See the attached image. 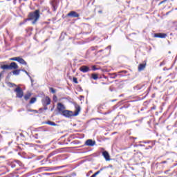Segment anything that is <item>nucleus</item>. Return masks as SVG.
I'll use <instances>...</instances> for the list:
<instances>
[{
  "label": "nucleus",
  "instance_id": "nucleus-1",
  "mask_svg": "<svg viewBox=\"0 0 177 177\" xmlns=\"http://www.w3.org/2000/svg\"><path fill=\"white\" fill-rule=\"evenodd\" d=\"M39 17V10H36L35 12H30L28 15V18L27 20H33L32 24H35L37 21H38Z\"/></svg>",
  "mask_w": 177,
  "mask_h": 177
},
{
  "label": "nucleus",
  "instance_id": "nucleus-2",
  "mask_svg": "<svg viewBox=\"0 0 177 177\" xmlns=\"http://www.w3.org/2000/svg\"><path fill=\"white\" fill-rule=\"evenodd\" d=\"M146 84H137L133 87L134 91H137L138 92H143L146 89Z\"/></svg>",
  "mask_w": 177,
  "mask_h": 177
},
{
  "label": "nucleus",
  "instance_id": "nucleus-3",
  "mask_svg": "<svg viewBox=\"0 0 177 177\" xmlns=\"http://www.w3.org/2000/svg\"><path fill=\"white\" fill-rule=\"evenodd\" d=\"M14 92H16L17 93V97H19V99H21L23 97L24 93L23 92V89L20 87H17L15 90Z\"/></svg>",
  "mask_w": 177,
  "mask_h": 177
},
{
  "label": "nucleus",
  "instance_id": "nucleus-4",
  "mask_svg": "<svg viewBox=\"0 0 177 177\" xmlns=\"http://www.w3.org/2000/svg\"><path fill=\"white\" fill-rule=\"evenodd\" d=\"M62 115H64V117H66L67 118H70V117H74V113L71 111L64 110L62 112Z\"/></svg>",
  "mask_w": 177,
  "mask_h": 177
},
{
  "label": "nucleus",
  "instance_id": "nucleus-5",
  "mask_svg": "<svg viewBox=\"0 0 177 177\" xmlns=\"http://www.w3.org/2000/svg\"><path fill=\"white\" fill-rule=\"evenodd\" d=\"M66 16L67 17L77 18L80 15L75 11H71L66 15Z\"/></svg>",
  "mask_w": 177,
  "mask_h": 177
},
{
  "label": "nucleus",
  "instance_id": "nucleus-6",
  "mask_svg": "<svg viewBox=\"0 0 177 177\" xmlns=\"http://www.w3.org/2000/svg\"><path fill=\"white\" fill-rule=\"evenodd\" d=\"M43 106H49L50 104V98L48 96H46L41 100Z\"/></svg>",
  "mask_w": 177,
  "mask_h": 177
},
{
  "label": "nucleus",
  "instance_id": "nucleus-7",
  "mask_svg": "<svg viewBox=\"0 0 177 177\" xmlns=\"http://www.w3.org/2000/svg\"><path fill=\"white\" fill-rule=\"evenodd\" d=\"M85 145L86 146L93 147L95 146V145H96V142L93 141V140L88 139L86 141Z\"/></svg>",
  "mask_w": 177,
  "mask_h": 177
},
{
  "label": "nucleus",
  "instance_id": "nucleus-8",
  "mask_svg": "<svg viewBox=\"0 0 177 177\" xmlns=\"http://www.w3.org/2000/svg\"><path fill=\"white\" fill-rule=\"evenodd\" d=\"M80 111H81V106L80 105H75V111L73 113V117H77L80 114Z\"/></svg>",
  "mask_w": 177,
  "mask_h": 177
},
{
  "label": "nucleus",
  "instance_id": "nucleus-9",
  "mask_svg": "<svg viewBox=\"0 0 177 177\" xmlns=\"http://www.w3.org/2000/svg\"><path fill=\"white\" fill-rule=\"evenodd\" d=\"M102 156L105 158L106 161H110V154L107 151H104L102 152Z\"/></svg>",
  "mask_w": 177,
  "mask_h": 177
},
{
  "label": "nucleus",
  "instance_id": "nucleus-10",
  "mask_svg": "<svg viewBox=\"0 0 177 177\" xmlns=\"http://www.w3.org/2000/svg\"><path fill=\"white\" fill-rule=\"evenodd\" d=\"M19 68V66L16 62H11L10 64V70H17Z\"/></svg>",
  "mask_w": 177,
  "mask_h": 177
},
{
  "label": "nucleus",
  "instance_id": "nucleus-11",
  "mask_svg": "<svg viewBox=\"0 0 177 177\" xmlns=\"http://www.w3.org/2000/svg\"><path fill=\"white\" fill-rule=\"evenodd\" d=\"M64 109H66V108L64 107V105H63V104H62L60 102L57 104V110H58L59 113H62V112L64 111Z\"/></svg>",
  "mask_w": 177,
  "mask_h": 177
},
{
  "label": "nucleus",
  "instance_id": "nucleus-12",
  "mask_svg": "<svg viewBox=\"0 0 177 177\" xmlns=\"http://www.w3.org/2000/svg\"><path fill=\"white\" fill-rule=\"evenodd\" d=\"M154 38H165L167 34L165 33H155L153 34Z\"/></svg>",
  "mask_w": 177,
  "mask_h": 177
},
{
  "label": "nucleus",
  "instance_id": "nucleus-13",
  "mask_svg": "<svg viewBox=\"0 0 177 177\" xmlns=\"http://www.w3.org/2000/svg\"><path fill=\"white\" fill-rule=\"evenodd\" d=\"M80 70L82 71V73H88V71H89V67L86 66H82L80 68Z\"/></svg>",
  "mask_w": 177,
  "mask_h": 177
},
{
  "label": "nucleus",
  "instance_id": "nucleus-14",
  "mask_svg": "<svg viewBox=\"0 0 177 177\" xmlns=\"http://www.w3.org/2000/svg\"><path fill=\"white\" fill-rule=\"evenodd\" d=\"M146 68V62H144L143 64H140L138 66V71H143Z\"/></svg>",
  "mask_w": 177,
  "mask_h": 177
},
{
  "label": "nucleus",
  "instance_id": "nucleus-15",
  "mask_svg": "<svg viewBox=\"0 0 177 177\" xmlns=\"http://www.w3.org/2000/svg\"><path fill=\"white\" fill-rule=\"evenodd\" d=\"M17 62H18V63H20V64L27 66V62H26V60H24V59L21 58V57H18V59Z\"/></svg>",
  "mask_w": 177,
  "mask_h": 177
},
{
  "label": "nucleus",
  "instance_id": "nucleus-16",
  "mask_svg": "<svg viewBox=\"0 0 177 177\" xmlns=\"http://www.w3.org/2000/svg\"><path fill=\"white\" fill-rule=\"evenodd\" d=\"M104 169H107V167H104L100 169L97 171H96L93 175L96 176L97 175H99L102 171H104Z\"/></svg>",
  "mask_w": 177,
  "mask_h": 177
},
{
  "label": "nucleus",
  "instance_id": "nucleus-17",
  "mask_svg": "<svg viewBox=\"0 0 177 177\" xmlns=\"http://www.w3.org/2000/svg\"><path fill=\"white\" fill-rule=\"evenodd\" d=\"M0 68H1V70H10V65H1Z\"/></svg>",
  "mask_w": 177,
  "mask_h": 177
},
{
  "label": "nucleus",
  "instance_id": "nucleus-18",
  "mask_svg": "<svg viewBox=\"0 0 177 177\" xmlns=\"http://www.w3.org/2000/svg\"><path fill=\"white\" fill-rule=\"evenodd\" d=\"M46 124H47L48 125H51V127H57V124H55V122H52L50 120L46 122Z\"/></svg>",
  "mask_w": 177,
  "mask_h": 177
},
{
  "label": "nucleus",
  "instance_id": "nucleus-19",
  "mask_svg": "<svg viewBox=\"0 0 177 177\" xmlns=\"http://www.w3.org/2000/svg\"><path fill=\"white\" fill-rule=\"evenodd\" d=\"M20 71H21V69H17L12 71V74L14 75H19L20 74Z\"/></svg>",
  "mask_w": 177,
  "mask_h": 177
},
{
  "label": "nucleus",
  "instance_id": "nucleus-20",
  "mask_svg": "<svg viewBox=\"0 0 177 177\" xmlns=\"http://www.w3.org/2000/svg\"><path fill=\"white\" fill-rule=\"evenodd\" d=\"M31 97V93L28 92L25 95H24V99L25 100H28Z\"/></svg>",
  "mask_w": 177,
  "mask_h": 177
},
{
  "label": "nucleus",
  "instance_id": "nucleus-21",
  "mask_svg": "<svg viewBox=\"0 0 177 177\" xmlns=\"http://www.w3.org/2000/svg\"><path fill=\"white\" fill-rule=\"evenodd\" d=\"M91 78H93V80H99V76L96 73H93L91 75Z\"/></svg>",
  "mask_w": 177,
  "mask_h": 177
},
{
  "label": "nucleus",
  "instance_id": "nucleus-22",
  "mask_svg": "<svg viewBox=\"0 0 177 177\" xmlns=\"http://www.w3.org/2000/svg\"><path fill=\"white\" fill-rule=\"evenodd\" d=\"M37 102V97H32L30 100V104H34Z\"/></svg>",
  "mask_w": 177,
  "mask_h": 177
},
{
  "label": "nucleus",
  "instance_id": "nucleus-23",
  "mask_svg": "<svg viewBox=\"0 0 177 177\" xmlns=\"http://www.w3.org/2000/svg\"><path fill=\"white\" fill-rule=\"evenodd\" d=\"M54 12H56V10L57 9V8H56V6H55V4L53 3V2L51 3Z\"/></svg>",
  "mask_w": 177,
  "mask_h": 177
},
{
  "label": "nucleus",
  "instance_id": "nucleus-24",
  "mask_svg": "<svg viewBox=\"0 0 177 177\" xmlns=\"http://www.w3.org/2000/svg\"><path fill=\"white\" fill-rule=\"evenodd\" d=\"M18 59H19V57H15L10 58V60H12L13 62H17Z\"/></svg>",
  "mask_w": 177,
  "mask_h": 177
},
{
  "label": "nucleus",
  "instance_id": "nucleus-25",
  "mask_svg": "<svg viewBox=\"0 0 177 177\" xmlns=\"http://www.w3.org/2000/svg\"><path fill=\"white\" fill-rule=\"evenodd\" d=\"M21 71H23L24 73L28 75V77H29V78H31V76H30V74H28V72H27V71L22 69V70H21Z\"/></svg>",
  "mask_w": 177,
  "mask_h": 177
},
{
  "label": "nucleus",
  "instance_id": "nucleus-26",
  "mask_svg": "<svg viewBox=\"0 0 177 177\" xmlns=\"http://www.w3.org/2000/svg\"><path fill=\"white\" fill-rule=\"evenodd\" d=\"M49 89H50L51 93H56V90L55 88L50 87Z\"/></svg>",
  "mask_w": 177,
  "mask_h": 177
},
{
  "label": "nucleus",
  "instance_id": "nucleus-27",
  "mask_svg": "<svg viewBox=\"0 0 177 177\" xmlns=\"http://www.w3.org/2000/svg\"><path fill=\"white\" fill-rule=\"evenodd\" d=\"M73 81L75 84H78V79L77 77H73Z\"/></svg>",
  "mask_w": 177,
  "mask_h": 177
},
{
  "label": "nucleus",
  "instance_id": "nucleus-28",
  "mask_svg": "<svg viewBox=\"0 0 177 177\" xmlns=\"http://www.w3.org/2000/svg\"><path fill=\"white\" fill-rule=\"evenodd\" d=\"M33 138H35V139H39V136H38V133H35L33 136Z\"/></svg>",
  "mask_w": 177,
  "mask_h": 177
},
{
  "label": "nucleus",
  "instance_id": "nucleus-29",
  "mask_svg": "<svg viewBox=\"0 0 177 177\" xmlns=\"http://www.w3.org/2000/svg\"><path fill=\"white\" fill-rule=\"evenodd\" d=\"M12 168H16V163L12 162L10 164Z\"/></svg>",
  "mask_w": 177,
  "mask_h": 177
},
{
  "label": "nucleus",
  "instance_id": "nucleus-30",
  "mask_svg": "<svg viewBox=\"0 0 177 177\" xmlns=\"http://www.w3.org/2000/svg\"><path fill=\"white\" fill-rule=\"evenodd\" d=\"M118 73H119V74H121V73H123L124 74H127V73H128V71H119Z\"/></svg>",
  "mask_w": 177,
  "mask_h": 177
},
{
  "label": "nucleus",
  "instance_id": "nucleus-31",
  "mask_svg": "<svg viewBox=\"0 0 177 177\" xmlns=\"http://www.w3.org/2000/svg\"><path fill=\"white\" fill-rule=\"evenodd\" d=\"M167 2V0H163L159 3V5H162V3H165Z\"/></svg>",
  "mask_w": 177,
  "mask_h": 177
},
{
  "label": "nucleus",
  "instance_id": "nucleus-32",
  "mask_svg": "<svg viewBox=\"0 0 177 177\" xmlns=\"http://www.w3.org/2000/svg\"><path fill=\"white\" fill-rule=\"evenodd\" d=\"M59 168H64V166L54 167V169H59Z\"/></svg>",
  "mask_w": 177,
  "mask_h": 177
},
{
  "label": "nucleus",
  "instance_id": "nucleus-33",
  "mask_svg": "<svg viewBox=\"0 0 177 177\" xmlns=\"http://www.w3.org/2000/svg\"><path fill=\"white\" fill-rule=\"evenodd\" d=\"M92 69L93 71H96V70H97V68H96L95 66H93Z\"/></svg>",
  "mask_w": 177,
  "mask_h": 177
},
{
  "label": "nucleus",
  "instance_id": "nucleus-34",
  "mask_svg": "<svg viewBox=\"0 0 177 177\" xmlns=\"http://www.w3.org/2000/svg\"><path fill=\"white\" fill-rule=\"evenodd\" d=\"M10 85H11V86H16V84H13V83H9Z\"/></svg>",
  "mask_w": 177,
  "mask_h": 177
},
{
  "label": "nucleus",
  "instance_id": "nucleus-35",
  "mask_svg": "<svg viewBox=\"0 0 177 177\" xmlns=\"http://www.w3.org/2000/svg\"><path fill=\"white\" fill-rule=\"evenodd\" d=\"M110 113H111V111L105 112V113H104V115H107V114H110Z\"/></svg>",
  "mask_w": 177,
  "mask_h": 177
},
{
  "label": "nucleus",
  "instance_id": "nucleus-36",
  "mask_svg": "<svg viewBox=\"0 0 177 177\" xmlns=\"http://www.w3.org/2000/svg\"><path fill=\"white\" fill-rule=\"evenodd\" d=\"M44 110H48V106H44Z\"/></svg>",
  "mask_w": 177,
  "mask_h": 177
},
{
  "label": "nucleus",
  "instance_id": "nucleus-37",
  "mask_svg": "<svg viewBox=\"0 0 177 177\" xmlns=\"http://www.w3.org/2000/svg\"><path fill=\"white\" fill-rule=\"evenodd\" d=\"M161 164H167V160L161 162Z\"/></svg>",
  "mask_w": 177,
  "mask_h": 177
},
{
  "label": "nucleus",
  "instance_id": "nucleus-38",
  "mask_svg": "<svg viewBox=\"0 0 177 177\" xmlns=\"http://www.w3.org/2000/svg\"><path fill=\"white\" fill-rule=\"evenodd\" d=\"M106 49H111V46H109L108 47L106 48Z\"/></svg>",
  "mask_w": 177,
  "mask_h": 177
},
{
  "label": "nucleus",
  "instance_id": "nucleus-39",
  "mask_svg": "<svg viewBox=\"0 0 177 177\" xmlns=\"http://www.w3.org/2000/svg\"><path fill=\"white\" fill-rule=\"evenodd\" d=\"M164 64H165V63L161 62L160 64V66H164Z\"/></svg>",
  "mask_w": 177,
  "mask_h": 177
},
{
  "label": "nucleus",
  "instance_id": "nucleus-40",
  "mask_svg": "<svg viewBox=\"0 0 177 177\" xmlns=\"http://www.w3.org/2000/svg\"><path fill=\"white\" fill-rule=\"evenodd\" d=\"M98 13L102 14V13H103V11H102V10H100L98 11Z\"/></svg>",
  "mask_w": 177,
  "mask_h": 177
},
{
  "label": "nucleus",
  "instance_id": "nucleus-41",
  "mask_svg": "<svg viewBox=\"0 0 177 177\" xmlns=\"http://www.w3.org/2000/svg\"><path fill=\"white\" fill-rule=\"evenodd\" d=\"M149 91H150V87H149L147 91V93H149Z\"/></svg>",
  "mask_w": 177,
  "mask_h": 177
},
{
  "label": "nucleus",
  "instance_id": "nucleus-42",
  "mask_svg": "<svg viewBox=\"0 0 177 177\" xmlns=\"http://www.w3.org/2000/svg\"><path fill=\"white\" fill-rule=\"evenodd\" d=\"M55 99H57V97H56V95L53 96V100H55Z\"/></svg>",
  "mask_w": 177,
  "mask_h": 177
},
{
  "label": "nucleus",
  "instance_id": "nucleus-43",
  "mask_svg": "<svg viewBox=\"0 0 177 177\" xmlns=\"http://www.w3.org/2000/svg\"><path fill=\"white\" fill-rule=\"evenodd\" d=\"M55 109V106H53L51 109L50 111H53V109Z\"/></svg>",
  "mask_w": 177,
  "mask_h": 177
},
{
  "label": "nucleus",
  "instance_id": "nucleus-44",
  "mask_svg": "<svg viewBox=\"0 0 177 177\" xmlns=\"http://www.w3.org/2000/svg\"><path fill=\"white\" fill-rule=\"evenodd\" d=\"M30 78L31 82H33L32 78H31V77Z\"/></svg>",
  "mask_w": 177,
  "mask_h": 177
},
{
  "label": "nucleus",
  "instance_id": "nucleus-45",
  "mask_svg": "<svg viewBox=\"0 0 177 177\" xmlns=\"http://www.w3.org/2000/svg\"><path fill=\"white\" fill-rule=\"evenodd\" d=\"M1 77H2V73H0V80H1Z\"/></svg>",
  "mask_w": 177,
  "mask_h": 177
},
{
  "label": "nucleus",
  "instance_id": "nucleus-46",
  "mask_svg": "<svg viewBox=\"0 0 177 177\" xmlns=\"http://www.w3.org/2000/svg\"><path fill=\"white\" fill-rule=\"evenodd\" d=\"M102 50H100L98 52L100 53V52H102Z\"/></svg>",
  "mask_w": 177,
  "mask_h": 177
},
{
  "label": "nucleus",
  "instance_id": "nucleus-47",
  "mask_svg": "<svg viewBox=\"0 0 177 177\" xmlns=\"http://www.w3.org/2000/svg\"><path fill=\"white\" fill-rule=\"evenodd\" d=\"M102 84H103V85H106V83H104V82H102Z\"/></svg>",
  "mask_w": 177,
  "mask_h": 177
},
{
  "label": "nucleus",
  "instance_id": "nucleus-48",
  "mask_svg": "<svg viewBox=\"0 0 177 177\" xmlns=\"http://www.w3.org/2000/svg\"><path fill=\"white\" fill-rule=\"evenodd\" d=\"M1 158H5V156H1Z\"/></svg>",
  "mask_w": 177,
  "mask_h": 177
},
{
  "label": "nucleus",
  "instance_id": "nucleus-49",
  "mask_svg": "<svg viewBox=\"0 0 177 177\" xmlns=\"http://www.w3.org/2000/svg\"><path fill=\"white\" fill-rule=\"evenodd\" d=\"M149 147H150V149H151L153 147L152 146H149Z\"/></svg>",
  "mask_w": 177,
  "mask_h": 177
},
{
  "label": "nucleus",
  "instance_id": "nucleus-50",
  "mask_svg": "<svg viewBox=\"0 0 177 177\" xmlns=\"http://www.w3.org/2000/svg\"><path fill=\"white\" fill-rule=\"evenodd\" d=\"M92 50H95V49L93 48H91Z\"/></svg>",
  "mask_w": 177,
  "mask_h": 177
},
{
  "label": "nucleus",
  "instance_id": "nucleus-51",
  "mask_svg": "<svg viewBox=\"0 0 177 177\" xmlns=\"http://www.w3.org/2000/svg\"><path fill=\"white\" fill-rule=\"evenodd\" d=\"M37 143H41V141H37Z\"/></svg>",
  "mask_w": 177,
  "mask_h": 177
},
{
  "label": "nucleus",
  "instance_id": "nucleus-52",
  "mask_svg": "<svg viewBox=\"0 0 177 177\" xmlns=\"http://www.w3.org/2000/svg\"><path fill=\"white\" fill-rule=\"evenodd\" d=\"M2 138V136L1 135H0V139Z\"/></svg>",
  "mask_w": 177,
  "mask_h": 177
},
{
  "label": "nucleus",
  "instance_id": "nucleus-53",
  "mask_svg": "<svg viewBox=\"0 0 177 177\" xmlns=\"http://www.w3.org/2000/svg\"><path fill=\"white\" fill-rule=\"evenodd\" d=\"M90 173H92V171H90Z\"/></svg>",
  "mask_w": 177,
  "mask_h": 177
},
{
  "label": "nucleus",
  "instance_id": "nucleus-54",
  "mask_svg": "<svg viewBox=\"0 0 177 177\" xmlns=\"http://www.w3.org/2000/svg\"><path fill=\"white\" fill-rule=\"evenodd\" d=\"M169 53H171V51H169Z\"/></svg>",
  "mask_w": 177,
  "mask_h": 177
},
{
  "label": "nucleus",
  "instance_id": "nucleus-55",
  "mask_svg": "<svg viewBox=\"0 0 177 177\" xmlns=\"http://www.w3.org/2000/svg\"><path fill=\"white\" fill-rule=\"evenodd\" d=\"M25 1H27V0H24Z\"/></svg>",
  "mask_w": 177,
  "mask_h": 177
},
{
  "label": "nucleus",
  "instance_id": "nucleus-56",
  "mask_svg": "<svg viewBox=\"0 0 177 177\" xmlns=\"http://www.w3.org/2000/svg\"><path fill=\"white\" fill-rule=\"evenodd\" d=\"M8 1H10V0H8Z\"/></svg>",
  "mask_w": 177,
  "mask_h": 177
}]
</instances>
